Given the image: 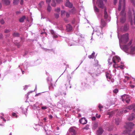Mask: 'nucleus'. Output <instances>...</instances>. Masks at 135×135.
Here are the masks:
<instances>
[{"mask_svg": "<svg viewBox=\"0 0 135 135\" xmlns=\"http://www.w3.org/2000/svg\"><path fill=\"white\" fill-rule=\"evenodd\" d=\"M119 43L121 49L126 52L130 54L134 53L135 47L132 45V40H131L126 45H122V44H126L129 40L128 34L126 33L119 38Z\"/></svg>", "mask_w": 135, "mask_h": 135, "instance_id": "f257e3e1", "label": "nucleus"}, {"mask_svg": "<svg viewBox=\"0 0 135 135\" xmlns=\"http://www.w3.org/2000/svg\"><path fill=\"white\" fill-rule=\"evenodd\" d=\"M125 0H120L118 9L120 11L121 9V6H123L122 11L120 13V15L122 17V18H121L120 19V22L122 23H124L126 20L125 18V13L124 12V10L125 9Z\"/></svg>", "mask_w": 135, "mask_h": 135, "instance_id": "f03ea898", "label": "nucleus"}, {"mask_svg": "<svg viewBox=\"0 0 135 135\" xmlns=\"http://www.w3.org/2000/svg\"><path fill=\"white\" fill-rule=\"evenodd\" d=\"M120 61V59L119 57L116 56H114L112 59V61L114 63L113 65L114 68H116V66L117 65V63Z\"/></svg>", "mask_w": 135, "mask_h": 135, "instance_id": "7ed1b4c3", "label": "nucleus"}, {"mask_svg": "<svg viewBox=\"0 0 135 135\" xmlns=\"http://www.w3.org/2000/svg\"><path fill=\"white\" fill-rule=\"evenodd\" d=\"M122 100L124 102H126L127 103H128L130 102L129 96L128 95H125L122 97Z\"/></svg>", "mask_w": 135, "mask_h": 135, "instance_id": "20e7f679", "label": "nucleus"}, {"mask_svg": "<svg viewBox=\"0 0 135 135\" xmlns=\"http://www.w3.org/2000/svg\"><path fill=\"white\" fill-rule=\"evenodd\" d=\"M97 4L100 8H103L104 7L102 0H97Z\"/></svg>", "mask_w": 135, "mask_h": 135, "instance_id": "39448f33", "label": "nucleus"}, {"mask_svg": "<svg viewBox=\"0 0 135 135\" xmlns=\"http://www.w3.org/2000/svg\"><path fill=\"white\" fill-rule=\"evenodd\" d=\"M75 129V128L74 127H72L69 129V132L72 135H75L76 134Z\"/></svg>", "mask_w": 135, "mask_h": 135, "instance_id": "423d86ee", "label": "nucleus"}, {"mask_svg": "<svg viewBox=\"0 0 135 135\" xmlns=\"http://www.w3.org/2000/svg\"><path fill=\"white\" fill-rule=\"evenodd\" d=\"M134 126V124L131 122L127 123L126 126L127 129L128 130L129 129L132 128Z\"/></svg>", "mask_w": 135, "mask_h": 135, "instance_id": "0eeeda50", "label": "nucleus"}, {"mask_svg": "<svg viewBox=\"0 0 135 135\" xmlns=\"http://www.w3.org/2000/svg\"><path fill=\"white\" fill-rule=\"evenodd\" d=\"M2 2L3 4L6 6L9 5L11 3V2L9 0H2Z\"/></svg>", "mask_w": 135, "mask_h": 135, "instance_id": "6e6552de", "label": "nucleus"}, {"mask_svg": "<svg viewBox=\"0 0 135 135\" xmlns=\"http://www.w3.org/2000/svg\"><path fill=\"white\" fill-rule=\"evenodd\" d=\"M65 5L66 6L69 8H72L73 6L72 4L69 2V0H66Z\"/></svg>", "mask_w": 135, "mask_h": 135, "instance_id": "1a4fd4ad", "label": "nucleus"}, {"mask_svg": "<svg viewBox=\"0 0 135 135\" xmlns=\"http://www.w3.org/2000/svg\"><path fill=\"white\" fill-rule=\"evenodd\" d=\"M79 121L80 123L83 124H86L87 123V120L85 118H81L79 120Z\"/></svg>", "mask_w": 135, "mask_h": 135, "instance_id": "9d476101", "label": "nucleus"}, {"mask_svg": "<svg viewBox=\"0 0 135 135\" xmlns=\"http://www.w3.org/2000/svg\"><path fill=\"white\" fill-rule=\"evenodd\" d=\"M103 130L102 128H100L98 130L97 132V134L98 135H100L103 132Z\"/></svg>", "mask_w": 135, "mask_h": 135, "instance_id": "9b49d317", "label": "nucleus"}, {"mask_svg": "<svg viewBox=\"0 0 135 135\" xmlns=\"http://www.w3.org/2000/svg\"><path fill=\"white\" fill-rule=\"evenodd\" d=\"M72 29V26L70 25H68L66 26V29L68 31H70Z\"/></svg>", "mask_w": 135, "mask_h": 135, "instance_id": "f8f14e48", "label": "nucleus"}, {"mask_svg": "<svg viewBox=\"0 0 135 135\" xmlns=\"http://www.w3.org/2000/svg\"><path fill=\"white\" fill-rule=\"evenodd\" d=\"M104 17L105 19H107L108 17V15L107 12V9L106 8H105L104 10Z\"/></svg>", "mask_w": 135, "mask_h": 135, "instance_id": "ddd939ff", "label": "nucleus"}, {"mask_svg": "<svg viewBox=\"0 0 135 135\" xmlns=\"http://www.w3.org/2000/svg\"><path fill=\"white\" fill-rule=\"evenodd\" d=\"M134 114H132L129 116V118H128V120H133L134 118Z\"/></svg>", "mask_w": 135, "mask_h": 135, "instance_id": "4468645a", "label": "nucleus"}, {"mask_svg": "<svg viewBox=\"0 0 135 135\" xmlns=\"http://www.w3.org/2000/svg\"><path fill=\"white\" fill-rule=\"evenodd\" d=\"M95 54V52H93L91 55H89L88 56V57L89 59H93L94 57Z\"/></svg>", "mask_w": 135, "mask_h": 135, "instance_id": "2eb2a0df", "label": "nucleus"}, {"mask_svg": "<svg viewBox=\"0 0 135 135\" xmlns=\"http://www.w3.org/2000/svg\"><path fill=\"white\" fill-rule=\"evenodd\" d=\"M25 16H23L19 19V21L21 22H23L24 21V20L25 19Z\"/></svg>", "mask_w": 135, "mask_h": 135, "instance_id": "dca6fc26", "label": "nucleus"}, {"mask_svg": "<svg viewBox=\"0 0 135 135\" xmlns=\"http://www.w3.org/2000/svg\"><path fill=\"white\" fill-rule=\"evenodd\" d=\"M20 0H13V4L14 5H17L18 3Z\"/></svg>", "mask_w": 135, "mask_h": 135, "instance_id": "f3484780", "label": "nucleus"}, {"mask_svg": "<svg viewBox=\"0 0 135 135\" xmlns=\"http://www.w3.org/2000/svg\"><path fill=\"white\" fill-rule=\"evenodd\" d=\"M124 65H121L120 66H118V65L116 66V68H120L121 69H123L124 68Z\"/></svg>", "mask_w": 135, "mask_h": 135, "instance_id": "a211bd4d", "label": "nucleus"}, {"mask_svg": "<svg viewBox=\"0 0 135 135\" xmlns=\"http://www.w3.org/2000/svg\"><path fill=\"white\" fill-rule=\"evenodd\" d=\"M105 23L104 21V20L103 19L101 20V24L102 26H104L105 25Z\"/></svg>", "mask_w": 135, "mask_h": 135, "instance_id": "6ab92c4d", "label": "nucleus"}, {"mask_svg": "<svg viewBox=\"0 0 135 135\" xmlns=\"http://www.w3.org/2000/svg\"><path fill=\"white\" fill-rule=\"evenodd\" d=\"M135 107V106L134 105H131L129 106L127 108V109H128L129 110H131L133 108H134Z\"/></svg>", "mask_w": 135, "mask_h": 135, "instance_id": "aec40b11", "label": "nucleus"}, {"mask_svg": "<svg viewBox=\"0 0 135 135\" xmlns=\"http://www.w3.org/2000/svg\"><path fill=\"white\" fill-rule=\"evenodd\" d=\"M65 11H61V15L62 17H63L64 16Z\"/></svg>", "mask_w": 135, "mask_h": 135, "instance_id": "412c9836", "label": "nucleus"}, {"mask_svg": "<svg viewBox=\"0 0 135 135\" xmlns=\"http://www.w3.org/2000/svg\"><path fill=\"white\" fill-rule=\"evenodd\" d=\"M51 5V6L53 7H55L56 6V3L55 2V0H52Z\"/></svg>", "mask_w": 135, "mask_h": 135, "instance_id": "4be33fe9", "label": "nucleus"}, {"mask_svg": "<svg viewBox=\"0 0 135 135\" xmlns=\"http://www.w3.org/2000/svg\"><path fill=\"white\" fill-rule=\"evenodd\" d=\"M102 69L100 67H99L97 70V72L98 74H100L101 73Z\"/></svg>", "mask_w": 135, "mask_h": 135, "instance_id": "5701e85b", "label": "nucleus"}, {"mask_svg": "<svg viewBox=\"0 0 135 135\" xmlns=\"http://www.w3.org/2000/svg\"><path fill=\"white\" fill-rule=\"evenodd\" d=\"M75 9H72L70 11H69V12L70 14H73L75 12Z\"/></svg>", "mask_w": 135, "mask_h": 135, "instance_id": "b1692460", "label": "nucleus"}, {"mask_svg": "<svg viewBox=\"0 0 135 135\" xmlns=\"http://www.w3.org/2000/svg\"><path fill=\"white\" fill-rule=\"evenodd\" d=\"M44 2L43 1L41 2L38 5L40 7H41L42 5L44 4Z\"/></svg>", "mask_w": 135, "mask_h": 135, "instance_id": "393cba45", "label": "nucleus"}, {"mask_svg": "<svg viewBox=\"0 0 135 135\" xmlns=\"http://www.w3.org/2000/svg\"><path fill=\"white\" fill-rule=\"evenodd\" d=\"M94 9L95 12H99V9L95 6L94 7Z\"/></svg>", "mask_w": 135, "mask_h": 135, "instance_id": "a878e982", "label": "nucleus"}, {"mask_svg": "<svg viewBox=\"0 0 135 135\" xmlns=\"http://www.w3.org/2000/svg\"><path fill=\"white\" fill-rule=\"evenodd\" d=\"M51 7L50 6V4H49L47 8V10L49 12H50L51 10Z\"/></svg>", "mask_w": 135, "mask_h": 135, "instance_id": "bb28decb", "label": "nucleus"}, {"mask_svg": "<svg viewBox=\"0 0 135 135\" xmlns=\"http://www.w3.org/2000/svg\"><path fill=\"white\" fill-rule=\"evenodd\" d=\"M59 13H55L54 15L55 17L56 18H57L59 17Z\"/></svg>", "mask_w": 135, "mask_h": 135, "instance_id": "cd10ccee", "label": "nucleus"}, {"mask_svg": "<svg viewBox=\"0 0 135 135\" xmlns=\"http://www.w3.org/2000/svg\"><path fill=\"white\" fill-rule=\"evenodd\" d=\"M108 61L109 65H111L112 64V61H111L110 58L108 59Z\"/></svg>", "mask_w": 135, "mask_h": 135, "instance_id": "c85d7f7f", "label": "nucleus"}, {"mask_svg": "<svg viewBox=\"0 0 135 135\" xmlns=\"http://www.w3.org/2000/svg\"><path fill=\"white\" fill-rule=\"evenodd\" d=\"M60 11V9L59 8H57L55 9V11L58 13H59Z\"/></svg>", "mask_w": 135, "mask_h": 135, "instance_id": "c756f323", "label": "nucleus"}, {"mask_svg": "<svg viewBox=\"0 0 135 135\" xmlns=\"http://www.w3.org/2000/svg\"><path fill=\"white\" fill-rule=\"evenodd\" d=\"M96 32H97L96 34L98 36L102 34L99 30H96Z\"/></svg>", "mask_w": 135, "mask_h": 135, "instance_id": "7c9ffc66", "label": "nucleus"}, {"mask_svg": "<svg viewBox=\"0 0 135 135\" xmlns=\"http://www.w3.org/2000/svg\"><path fill=\"white\" fill-rule=\"evenodd\" d=\"M19 35V33H15L13 34V35L14 37L18 36Z\"/></svg>", "mask_w": 135, "mask_h": 135, "instance_id": "2f4dec72", "label": "nucleus"}, {"mask_svg": "<svg viewBox=\"0 0 135 135\" xmlns=\"http://www.w3.org/2000/svg\"><path fill=\"white\" fill-rule=\"evenodd\" d=\"M131 24L132 25L133 24L135 25V17H134L133 22V21H131Z\"/></svg>", "mask_w": 135, "mask_h": 135, "instance_id": "473e14b6", "label": "nucleus"}, {"mask_svg": "<svg viewBox=\"0 0 135 135\" xmlns=\"http://www.w3.org/2000/svg\"><path fill=\"white\" fill-rule=\"evenodd\" d=\"M70 12L69 13L68 12H66V18H68L70 16Z\"/></svg>", "mask_w": 135, "mask_h": 135, "instance_id": "72a5a7b5", "label": "nucleus"}, {"mask_svg": "<svg viewBox=\"0 0 135 135\" xmlns=\"http://www.w3.org/2000/svg\"><path fill=\"white\" fill-rule=\"evenodd\" d=\"M118 91V90L117 89H115L113 90V92L115 93H117Z\"/></svg>", "mask_w": 135, "mask_h": 135, "instance_id": "f704fd0d", "label": "nucleus"}, {"mask_svg": "<svg viewBox=\"0 0 135 135\" xmlns=\"http://www.w3.org/2000/svg\"><path fill=\"white\" fill-rule=\"evenodd\" d=\"M107 78L109 80L111 79V78L109 76V74H106Z\"/></svg>", "mask_w": 135, "mask_h": 135, "instance_id": "c9c22d12", "label": "nucleus"}, {"mask_svg": "<svg viewBox=\"0 0 135 135\" xmlns=\"http://www.w3.org/2000/svg\"><path fill=\"white\" fill-rule=\"evenodd\" d=\"M56 2L58 3H62L63 1L62 0H56Z\"/></svg>", "mask_w": 135, "mask_h": 135, "instance_id": "e433bc0d", "label": "nucleus"}, {"mask_svg": "<svg viewBox=\"0 0 135 135\" xmlns=\"http://www.w3.org/2000/svg\"><path fill=\"white\" fill-rule=\"evenodd\" d=\"M12 115L14 117H17V116L16 114L15 113H12Z\"/></svg>", "mask_w": 135, "mask_h": 135, "instance_id": "4c0bfd02", "label": "nucleus"}, {"mask_svg": "<svg viewBox=\"0 0 135 135\" xmlns=\"http://www.w3.org/2000/svg\"><path fill=\"white\" fill-rule=\"evenodd\" d=\"M128 27H127V26H125L124 27V30L125 31H127L128 29Z\"/></svg>", "mask_w": 135, "mask_h": 135, "instance_id": "58836bf2", "label": "nucleus"}, {"mask_svg": "<svg viewBox=\"0 0 135 135\" xmlns=\"http://www.w3.org/2000/svg\"><path fill=\"white\" fill-rule=\"evenodd\" d=\"M51 0H46V3H47L48 4H49Z\"/></svg>", "mask_w": 135, "mask_h": 135, "instance_id": "ea45409f", "label": "nucleus"}, {"mask_svg": "<svg viewBox=\"0 0 135 135\" xmlns=\"http://www.w3.org/2000/svg\"><path fill=\"white\" fill-rule=\"evenodd\" d=\"M98 107L99 109H100L103 108L102 106L100 104H99Z\"/></svg>", "mask_w": 135, "mask_h": 135, "instance_id": "a19ab883", "label": "nucleus"}, {"mask_svg": "<svg viewBox=\"0 0 135 135\" xmlns=\"http://www.w3.org/2000/svg\"><path fill=\"white\" fill-rule=\"evenodd\" d=\"M0 118L1 119H2L3 121L4 122H6V120H5L4 118L2 117V116H0Z\"/></svg>", "mask_w": 135, "mask_h": 135, "instance_id": "79ce46f5", "label": "nucleus"}, {"mask_svg": "<svg viewBox=\"0 0 135 135\" xmlns=\"http://www.w3.org/2000/svg\"><path fill=\"white\" fill-rule=\"evenodd\" d=\"M41 108L43 109H46L47 108L46 106H43Z\"/></svg>", "mask_w": 135, "mask_h": 135, "instance_id": "37998d69", "label": "nucleus"}, {"mask_svg": "<svg viewBox=\"0 0 135 135\" xmlns=\"http://www.w3.org/2000/svg\"><path fill=\"white\" fill-rule=\"evenodd\" d=\"M0 23L1 24H3L4 23V21L3 20H1L0 21Z\"/></svg>", "mask_w": 135, "mask_h": 135, "instance_id": "c03bdc74", "label": "nucleus"}, {"mask_svg": "<svg viewBox=\"0 0 135 135\" xmlns=\"http://www.w3.org/2000/svg\"><path fill=\"white\" fill-rule=\"evenodd\" d=\"M96 119V118L95 117H93L91 118V119L93 120H95Z\"/></svg>", "mask_w": 135, "mask_h": 135, "instance_id": "a18cd8bd", "label": "nucleus"}, {"mask_svg": "<svg viewBox=\"0 0 135 135\" xmlns=\"http://www.w3.org/2000/svg\"><path fill=\"white\" fill-rule=\"evenodd\" d=\"M98 115V114H96V116L97 117V118H100V115H98V116H97V115Z\"/></svg>", "mask_w": 135, "mask_h": 135, "instance_id": "49530a36", "label": "nucleus"}, {"mask_svg": "<svg viewBox=\"0 0 135 135\" xmlns=\"http://www.w3.org/2000/svg\"><path fill=\"white\" fill-rule=\"evenodd\" d=\"M50 32L53 35L54 33V31L52 30H51Z\"/></svg>", "mask_w": 135, "mask_h": 135, "instance_id": "de8ad7c7", "label": "nucleus"}, {"mask_svg": "<svg viewBox=\"0 0 135 135\" xmlns=\"http://www.w3.org/2000/svg\"><path fill=\"white\" fill-rule=\"evenodd\" d=\"M130 87L132 88H133L134 87V86L133 85H130Z\"/></svg>", "mask_w": 135, "mask_h": 135, "instance_id": "09e8293b", "label": "nucleus"}, {"mask_svg": "<svg viewBox=\"0 0 135 135\" xmlns=\"http://www.w3.org/2000/svg\"><path fill=\"white\" fill-rule=\"evenodd\" d=\"M23 4V0H21L20 2V4L21 5Z\"/></svg>", "mask_w": 135, "mask_h": 135, "instance_id": "8fccbe9b", "label": "nucleus"}, {"mask_svg": "<svg viewBox=\"0 0 135 135\" xmlns=\"http://www.w3.org/2000/svg\"><path fill=\"white\" fill-rule=\"evenodd\" d=\"M125 78L127 79V80H128L129 78L127 76H125Z\"/></svg>", "mask_w": 135, "mask_h": 135, "instance_id": "3c124183", "label": "nucleus"}, {"mask_svg": "<svg viewBox=\"0 0 135 135\" xmlns=\"http://www.w3.org/2000/svg\"><path fill=\"white\" fill-rule=\"evenodd\" d=\"M9 30H5V32L6 33H8L9 32Z\"/></svg>", "mask_w": 135, "mask_h": 135, "instance_id": "603ef678", "label": "nucleus"}, {"mask_svg": "<svg viewBox=\"0 0 135 135\" xmlns=\"http://www.w3.org/2000/svg\"><path fill=\"white\" fill-rule=\"evenodd\" d=\"M49 117L51 119H52V116L51 115H50L49 116Z\"/></svg>", "mask_w": 135, "mask_h": 135, "instance_id": "864d4df0", "label": "nucleus"}, {"mask_svg": "<svg viewBox=\"0 0 135 135\" xmlns=\"http://www.w3.org/2000/svg\"><path fill=\"white\" fill-rule=\"evenodd\" d=\"M127 112H128V111H127L126 110H124V111L123 112H124V113H127Z\"/></svg>", "mask_w": 135, "mask_h": 135, "instance_id": "5fc2aeb1", "label": "nucleus"}, {"mask_svg": "<svg viewBox=\"0 0 135 135\" xmlns=\"http://www.w3.org/2000/svg\"><path fill=\"white\" fill-rule=\"evenodd\" d=\"M114 80L113 79H111V81L112 82V83H113L114 82Z\"/></svg>", "mask_w": 135, "mask_h": 135, "instance_id": "6e6d98bb", "label": "nucleus"}, {"mask_svg": "<svg viewBox=\"0 0 135 135\" xmlns=\"http://www.w3.org/2000/svg\"><path fill=\"white\" fill-rule=\"evenodd\" d=\"M61 95H66V93L65 92H64L63 93V94H61Z\"/></svg>", "mask_w": 135, "mask_h": 135, "instance_id": "4d7b16f0", "label": "nucleus"}, {"mask_svg": "<svg viewBox=\"0 0 135 135\" xmlns=\"http://www.w3.org/2000/svg\"><path fill=\"white\" fill-rule=\"evenodd\" d=\"M64 20L66 22H68V20H67L64 19Z\"/></svg>", "mask_w": 135, "mask_h": 135, "instance_id": "13d9d810", "label": "nucleus"}, {"mask_svg": "<svg viewBox=\"0 0 135 135\" xmlns=\"http://www.w3.org/2000/svg\"><path fill=\"white\" fill-rule=\"evenodd\" d=\"M2 4L1 2H0V9H1L2 7Z\"/></svg>", "mask_w": 135, "mask_h": 135, "instance_id": "bf43d9fd", "label": "nucleus"}, {"mask_svg": "<svg viewBox=\"0 0 135 135\" xmlns=\"http://www.w3.org/2000/svg\"><path fill=\"white\" fill-rule=\"evenodd\" d=\"M117 0H114V4H115L117 2Z\"/></svg>", "mask_w": 135, "mask_h": 135, "instance_id": "052dcab7", "label": "nucleus"}, {"mask_svg": "<svg viewBox=\"0 0 135 135\" xmlns=\"http://www.w3.org/2000/svg\"><path fill=\"white\" fill-rule=\"evenodd\" d=\"M113 71L115 73L116 72V70L115 69V70H114Z\"/></svg>", "mask_w": 135, "mask_h": 135, "instance_id": "680f3d73", "label": "nucleus"}, {"mask_svg": "<svg viewBox=\"0 0 135 135\" xmlns=\"http://www.w3.org/2000/svg\"><path fill=\"white\" fill-rule=\"evenodd\" d=\"M124 134H126V131H125L124 132Z\"/></svg>", "mask_w": 135, "mask_h": 135, "instance_id": "e2e57ef3", "label": "nucleus"}, {"mask_svg": "<svg viewBox=\"0 0 135 135\" xmlns=\"http://www.w3.org/2000/svg\"><path fill=\"white\" fill-rule=\"evenodd\" d=\"M115 123L117 125L119 124V123H118L117 122H116Z\"/></svg>", "mask_w": 135, "mask_h": 135, "instance_id": "0e129e2a", "label": "nucleus"}, {"mask_svg": "<svg viewBox=\"0 0 135 135\" xmlns=\"http://www.w3.org/2000/svg\"><path fill=\"white\" fill-rule=\"evenodd\" d=\"M95 62L97 63V64L98 63V61L97 60H95Z\"/></svg>", "mask_w": 135, "mask_h": 135, "instance_id": "69168bd1", "label": "nucleus"}, {"mask_svg": "<svg viewBox=\"0 0 135 135\" xmlns=\"http://www.w3.org/2000/svg\"><path fill=\"white\" fill-rule=\"evenodd\" d=\"M53 37H55V38H56L57 37V36H53Z\"/></svg>", "mask_w": 135, "mask_h": 135, "instance_id": "338daca9", "label": "nucleus"}, {"mask_svg": "<svg viewBox=\"0 0 135 135\" xmlns=\"http://www.w3.org/2000/svg\"><path fill=\"white\" fill-rule=\"evenodd\" d=\"M123 81L124 82H126V81L125 80H123Z\"/></svg>", "mask_w": 135, "mask_h": 135, "instance_id": "774afa93", "label": "nucleus"}]
</instances>
